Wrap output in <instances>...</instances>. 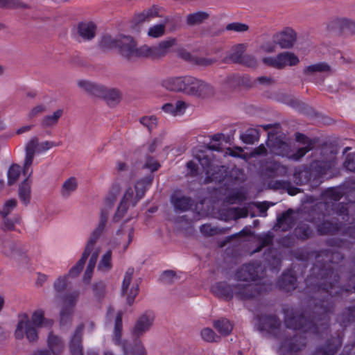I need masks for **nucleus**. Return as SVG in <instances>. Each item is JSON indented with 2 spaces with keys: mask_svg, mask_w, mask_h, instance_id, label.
<instances>
[{
  "mask_svg": "<svg viewBox=\"0 0 355 355\" xmlns=\"http://www.w3.org/2000/svg\"><path fill=\"white\" fill-rule=\"evenodd\" d=\"M101 44L107 49H116L125 57L134 58H151L156 59L155 55V46L144 45L136 48L135 41L128 36H119L112 38L110 36L104 37Z\"/></svg>",
  "mask_w": 355,
  "mask_h": 355,
  "instance_id": "obj_1",
  "label": "nucleus"
},
{
  "mask_svg": "<svg viewBox=\"0 0 355 355\" xmlns=\"http://www.w3.org/2000/svg\"><path fill=\"white\" fill-rule=\"evenodd\" d=\"M150 178L137 182L135 184H128L124 189L121 201L114 216L119 220L124 216L130 207H133L144 196L146 187L150 183Z\"/></svg>",
  "mask_w": 355,
  "mask_h": 355,
  "instance_id": "obj_2",
  "label": "nucleus"
},
{
  "mask_svg": "<svg viewBox=\"0 0 355 355\" xmlns=\"http://www.w3.org/2000/svg\"><path fill=\"white\" fill-rule=\"evenodd\" d=\"M44 313L42 311H35L30 320L26 313L19 316V322L15 330V337L21 339L26 337L29 341H35L37 338V327H42L45 324Z\"/></svg>",
  "mask_w": 355,
  "mask_h": 355,
  "instance_id": "obj_3",
  "label": "nucleus"
},
{
  "mask_svg": "<svg viewBox=\"0 0 355 355\" xmlns=\"http://www.w3.org/2000/svg\"><path fill=\"white\" fill-rule=\"evenodd\" d=\"M55 146L53 141H44L39 143L37 139H33L29 141L26 146V154L24 164V173L25 175L30 174L28 170L32 165L34 155L35 153H42L49 150Z\"/></svg>",
  "mask_w": 355,
  "mask_h": 355,
  "instance_id": "obj_4",
  "label": "nucleus"
},
{
  "mask_svg": "<svg viewBox=\"0 0 355 355\" xmlns=\"http://www.w3.org/2000/svg\"><path fill=\"white\" fill-rule=\"evenodd\" d=\"M262 61L265 64L268 66L277 69H283L288 66L297 64L300 62V59L294 53L284 51L279 53L276 56L263 57Z\"/></svg>",
  "mask_w": 355,
  "mask_h": 355,
  "instance_id": "obj_5",
  "label": "nucleus"
},
{
  "mask_svg": "<svg viewBox=\"0 0 355 355\" xmlns=\"http://www.w3.org/2000/svg\"><path fill=\"white\" fill-rule=\"evenodd\" d=\"M133 275L134 270L128 269L125 273L121 286V293L129 304L134 302L139 293V283L133 278Z\"/></svg>",
  "mask_w": 355,
  "mask_h": 355,
  "instance_id": "obj_6",
  "label": "nucleus"
},
{
  "mask_svg": "<svg viewBox=\"0 0 355 355\" xmlns=\"http://www.w3.org/2000/svg\"><path fill=\"white\" fill-rule=\"evenodd\" d=\"M98 237V233L95 231L92 232L89 236L85 250L83 254L82 257L80 260L74 265L69 271L67 275L70 279L76 277L81 272L87 257L89 256L90 252L95 250V243L96 242Z\"/></svg>",
  "mask_w": 355,
  "mask_h": 355,
  "instance_id": "obj_7",
  "label": "nucleus"
},
{
  "mask_svg": "<svg viewBox=\"0 0 355 355\" xmlns=\"http://www.w3.org/2000/svg\"><path fill=\"white\" fill-rule=\"evenodd\" d=\"M273 39L282 49H291L297 40V33L292 28L285 27L275 33Z\"/></svg>",
  "mask_w": 355,
  "mask_h": 355,
  "instance_id": "obj_8",
  "label": "nucleus"
},
{
  "mask_svg": "<svg viewBox=\"0 0 355 355\" xmlns=\"http://www.w3.org/2000/svg\"><path fill=\"white\" fill-rule=\"evenodd\" d=\"M189 76H168L162 80L161 85L167 90L185 94Z\"/></svg>",
  "mask_w": 355,
  "mask_h": 355,
  "instance_id": "obj_9",
  "label": "nucleus"
},
{
  "mask_svg": "<svg viewBox=\"0 0 355 355\" xmlns=\"http://www.w3.org/2000/svg\"><path fill=\"white\" fill-rule=\"evenodd\" d=\"M132 237L133 231L131 228H128L125 231L120 230L117 232L112 245L114 248H117L119 252H123L132 242Z\"/></svg>",
  "mask_w": 355,
  "mask_h": 355,
  "instance_id": "obj_10",
  "label": "nucleus"
},
{
  "mask_svg": "<svg viewBox=\"0 0 355 355\" xmlns=\"http://www.w3.org/2000/svg\"><path fill=\"white\" fill-rule=\"evenodd\" d=\"M185 94L201 96L209 89V85L204 81L193 76H189Z\"/></svg>",
  "mask_w": 355,
  "mask_h": 355,
  "instance_id": "obj_11",
  "label": "nucleus"
},
{
  "mask_svg": "<svg viewBox=\"0 0 355 355\" xmlns=\"http://www.w3.org/2000/svg\"><path fill=\"white\" fill-rule=\"evenodd\" d=\"M189 107V103L182 101L178 100L175 102L167 103L162 105V111L173 116H182L185 113Z\"/></svg>",
  "mask_w": 355,
  "mask_h": 355,
  "instance_id": "obj_12",
  "label": "nucleus"
},
{
  "mask_svg": "<svg viewBox=\"0 0 355 355\" xmlns=\"http://www.w3.org/2000/svg\"><path fill=\"white\" fill-rule=\"evenodd\" d=\"M176 40L174 38H168L160 42L155 46V55L156 59L166 56L171 52L172 49L176 45Z\"/></svg>",
  "mask_w": 355,
  "mask_h": 355,
  "instance_id": "obj_13",
  "label": "nucleus"
},
{
  "mask_svg": "<svg viewBox=\"0 0 355 355\" xmlns=\"http://www.w3.org/2000/svg\"><path fill=\"white\" fill-rule=\"evenodd\" d=\"M102 92L98 94V98H103L107 104L113 105L119 102L121 99V93L119 90L114 88H108L102 85Z\"/></svg>",
  "mask_w": 355,
  "mask_h": 355,
  "instance_id": "obj_14",
  "label": "nucleus"
},
{
  "mask_svg": "<svg viewBox=\"0 0 355 355\" xmlns=\"http://www.w3.org/2000/svg\"><path fill=\"white\" fill-rule=\"evenodd\" d=\"M154 321V315L151 313H145L138 320L135 327V331L137 334H142L150 328Z\"/></svg>",
  "mask_w": 355,
  "mask_h": 355,
  "instance_id": "obj_15",
  "label": "nucleus"
},
{
  "mask_svg": "<svg viewBox=\"0 0 355 355\" xmlns=\"http://www.w3.org/2000/svg\"><path fill=\"white\" fill-rule=\"evenodd\" d=\"M78 185V180L74 177L66 179L60 188V194L63 198H69L77 189Z\"/></svg>",
  "mask_w": 355,
  "mask_h": 355,
  "instance_id": "obj_16",
  "label": "nucleus"
},
{
  "mask_svg": "<svg viewBox=\"0 0 355 355\" xmlns=\"http://www.w3.org/2000/svg\"><path fill=\"white\" fill-rule=\"evenodd\" d=\"M355 26V22L346 17H336L327 24L329 30L349 28Z\"/></svg>",
  "mask_w": 355,
  "mask_h": 355,
  "instance_id": "obj_17",
  "label": "nucleus"
},
{
  "mask_svg": "<svg viewBox=\"0 0 355 355\" xmlns=\"http://www.w3.org/2000/svg\"><path fill=\"white\" fill-rule=\"evenodd\" d=\"M63 115V110L58 109L53 112L46 114L41 119V125L44 128H51L56 125Z\"/></svg>",
  "mask_w": 355,
  "mask_h": 355,
  "instance_id": "obj_18",
  "label": "nucleus"
},
{
  "mask_svg": "<svg viewBox=\"0 0 355 355\" xmlns=\"http://www.w3.org/2000/svg\"><path fill=\"white\" fill-rule=\"evenodd\" d=\"M77 85L82 90L91 94L93 96H98L103 90L102 85H99L87 80H79Z\"/></svg>",
  "mask_w": 355,
  "mask_h": 355,
  "instance_id": "obj_19",
  "label": "nucleus"
},
{
  "mask_svg": "<svg viewBox=\"0 0 355 355\" xmlns=\"http://www.w3.org/2000/svg\"><path fill=\"white\" fill-rule=\"evenodd\" d=\"M18 196L21 202L24 205H28L31 199V184L28 180L21 183L18 189Z\"/></svg>",
  "mask_w": 355,
  "mask_h": 355,
  "instance_id": "obj_20",
  "label": "nucleus"
},
{
  "mask_svg": "<svg viewBox=\"0 0 355 355\" xmlns=\"http://www.w3.org/2000/svg\"><path fill=\"white\" fill-rule=\"evenodd\" d=\"M296 139L297 142L304 144V146L299 147L297 153L291 156V157H292L293 159H298L300 157H303L308 151H309L313 148V144L311 141L304 135L298 134L296 136Z\"/></svg>",
  "mask_w": 355,
  "mask_h": 355,
  "instance_id": "obj_21",
  "label": "nucleus"
},
{
  "mask_svg": "<svg viewBox=\"0 0 355 355\" xmlns=\"http://www.w3.org/2000/svg\"><path fill=\"white\" fill-rule=\"evenodd\" d=\"M213 327L222 336L229 335L232 329L233 324L227 318H220L213 322Z\"/></svg>",
  "mask_w": 355,
  "mask_h": 355,
  "instance_id": "obj_22",
  "label": "nucleus"
},
{
  "mask_svg": "<svg viewBox=\"0 0 355 355\" xmlns=\"http://www.w3.org/2000/svg\"><path fill=\"white\" fill-rule=\"evenodd\" d=\"M213 292L219 297H231L234 292L240 293L236 288L233 289L229 285L225 283H218L212 287Z\"/></svg>",
  "mask_w": 355,
  "mask_h": 355,
  "instance_id": "obj_23",
  "label": "nucleus"
},
{
  "mask_svg": "<svg viewBox=\"0 0 355 355\" xmlns=\"http://www.w3.org/2000/svg\"><path fill=\"white\" fill-rule=\"evenodd\" d=\"M99 250H100V246L98 245H97L96 242L95 243V250H94L92 252H90V254H89L90 259H89L87 269L85 272L84 277H83L85 282L89 281V279L92 277V272H93V270L95 268L96 263Z\"/></svg>",
  "mask_w": 355,
  "mask_h": 355,
  "instance_id": "obj_24",
  "label": "nucleus"
},
{
  "mask_svg": "<svg viewBox=\"0 0 355 355\" xmlns=\"http://www.w3.org/2000/svg\"><path fill=\"white\" fill-rule=\"evenodd\" d=\"M252 268L250 266H243L236 275V279L239 282L238 286H246L247 283L243 284V282H248L254 279L253 275L251 272Z\"/></svg>",
  "mask_w": 355,
  "mask_h": 355,
  "instance_id": "obj_25",
  "label": "nucleus"
},
{
  "mask_svg": "<svg viewBox=\"0 0 355 355\" xmlns=\"http://www.w3.org/2000/svg\"><path fill=\"white\" fill-rule=\"evenodd\" d=\"M96 26L92 22L81 23L78 26V33L84 39L89 40L94 37Z\"/></svg>",
  "mask_w": 355,
  "mask_h": 355,
  "instance_id": "obj_26",
  "label": "nucleus"
},
{
  "mask_svg": "<svg viewBox=\"0 0 355 355\" xmlns=\"http://www.w3.org/2000/svg\"><path fill=\"white\" fill-rule=\"evenodd\" d=\"M70 284V278L67 275L60 276L53 283V292L55 295H60L67 289Z\"/></svg>",
  "mask_w": 355,
  "mask_h": 355,
  "instance_id": "obj_27",
  "label": "nucleus"
},
{
  "mask_svg": "<svg viewBox=\"0 0 355 355\" xmlns=\"http://www.w3.org/2000/svg\"><path fill=\"white\" fill-rule=\"evenodd\" d=\"M200 336L201 339L206 343H217L220 340V337L211 328L203 327L200 331Z\"/></svg>",
  "mask_w": 355,
  "mask_h": 355,
  "instance_id": "obj_28",
  "label": "nucleus"
},
{
  "mask_svg": "<svg viewBox=\"0 0 355 355\" xmlns=\"http://www.w3.org/2000/svg\"><path fill=\"white\" fill-rule=\"evenodd\" d=\"M121 187L119 182H114L112 184L107 195L105 198V204L107 207L112 205L114 202L116 200L118 195L120 193Z\"/></svg>",
  "mask_w": 355,
  "mask_h": 355,
  "instance_id": "obj_29",
  "label": "nucleus"
},
{
  "mask_svg": "<svg viewBox=\"0 0 355 355\" xmlns=\"http://www.w3.org/2000/svg\"><path fill=\"white\" fill-rule=\"evenodd\" d=\"M112 252L107 250L102 255L98 264V270L101 272H106L112 268Z\"/></svg>",
  "mask_w": 355,
  "mask_h": 355,
  "instance_id": "obj_30",
  "label": "nucleus"
},
{
  "mask_svg": "<svg viewBox=\"0 0 355 355\" xmlns=\"http://www.w3.org/2000/svg\"><path fill=\"white\" fill-rule=\"evenodd\" d=\"M48 347L51 354H56L62 349V344L58 337L50 335L48 338Z\"/></svg>",
  "mask_w": 355,
  "mask_h": 355,
  "instance_id": "obj_31",
  "label": "nucleus"
},
{
  "mask_svg": "<svg viewBox=\"0 0 355 355\" xmlns=\"http://www.w3.org/2000/svg\"><path fill=\"white\" fill-rule=\"evenodd\" d=\"M21 173L20 166L17 164H12L10 166L8 171V184L12 185L15 184L19 179Z\"/></svg>",
  "mask_w": 355,
  "mask_h": 355,
  "instance_id": "obj_32",
  "label": "nucleus"
},
{
  "mask_svg": "<svg viewBox=\"0 0 355 355\" xmlns=\"http://www.w3.org/2000/svg\"><path fill=\"white\" fill-rule=\"evenodd\" d=\"M208 16V14L205 12H196L187 16V23L190 25H196L206 20Z\"/></svg>",
  "mask_w": 355,
  "mask_h": 355,
  "instance_id": "obj_33",
  "label": "nucleus"
},
{
  "mask_svg": "<svg viewBox=\"0 0 355 355\" xmlns=\"http://www.w3.org/2000/svg\"><path fill=\"white\" fill-rule=\"evenodd\" d=\"M165 32V25L163 24H155L147 31V35L150 37L157 38L162 37Z\"/></svg>",
  "mask_w": 355,
  "mask_h": 355,
  "instance_id": "obj_34",
  "label": "nucleus"
},
{
  "mask_svg": "<svg viewBox=\"0 0 355 355\" xmlns=\"http://www.w3.org/2000/svg\"><path fill=\"white\" fill-rule=\"evenodd\" d=\"M277 42L272 38V40L264 42L259 47L260 53H272L277 49Z\"/></svg>",
  "mask_w": 355,
  "mask_h": 355,
  "instance_id": "obj_35",
  "label": "nucleus"
},
{
  "mask_svg": "<svg viewBox=\"0 0 355 355\" xmlns=\"http://www.w3.org/2000/svg\"><path fill=\"white\" fill-rule=\"evenodd\" d=\"M329 69L328 64L324 62L315 63L306 67L304 69L305 73L311 74L316 72L327 71Z\"/></svg>",
  "mask_w": 355,
  "mask_h": 355,
  "instance_id": "obj_36",
  "label": "nucleus"
},
{
  "mask_svg": "<svg viewBox=\"0 0 355 355\" xmlns=\"http://www.w3.org/2000/svg\"><path fill=\"white\" fill-rule=\"evenodd\" d=\"M17 201L12 198L6 200L0 208V214L3 216H8L17 206Z\"/></svg>",
  "mask_w": 355,
  "mask_h": 355,
  "instance_id": "obj_37",
  "label": "nucleus"
},
{
  "mask_svg": "<svg viewBox=\"0 0 355 355\" xmlns=\"http://www.w3.org/2000/svg\"><path fill=\"white\" fill-rule=\"evenodd\" d=\"M80 343V333L79 331L76 332L71 342V349L73 355H82Z\"/></svg>",
  "mask_w": 355,
  "mask_h": 355,
  "instance_id": "obj_38",
  "label": "nucleus"
},
{
  "mask_svg": "<svg viewBox=\"0 0 355 355\" xmlns=\"http://www.w3.org/2000/svg\"><path fill=\"white\" fill-rule=\"evenodd\" d=\"M47 110V106L44 103H39L33 106L28 112V119L35 118Z\"/></svg>",
  "mask_w": 355,
  "mask_h": 355,
  "instance_id": "obj_39",
  "label": "nucleus"
},
{
  "mask_svg": "<svg viewBox=\"0 0 355 355\" xmlns=\"http://www.w3.org/2000/svg\"><path fill=\"white\" fill-rule=\"evenodd\" d=\"M140 123L148 129L151 130L156 127L157 119L155 116H147L140 119Z\"/></svg>",
  "mask_w": 355,
  "mask_h": 355,
  "instance_id": "obj_40",
  "label": "nucleus"
},
{
  "mask_svg": "<svg viewBox=\"0 0 355 355\" xmlns=\"http://www.w3.org/2000/svg\"><path fill=\"white\" fill-rule=\"evenodd\" d=\"M157 9L155 8H153L150 10H145L139 15L140 20H149L150 19L156 17L157 15Z\"/></svg>",
  "mask_w": 355,
  "mask_h": 355,
  "instance_id": "obj_41",
  "label": "nucleus"
},
{
  "mask_svg": "<svg viewBox=\"0 0 355 355\" xmlns=\"http://www.w3.org/2000/svg\"><path fill=\"white\" fill-rule=\"evenodd\" d=\"M232 157H241L245 159L248 157V153H245L241 148L236 147L232 149H228L227 152Z\"/></svg>",
  "mask_w": 355,
  "mask_h": 355,
  "instance_id": "obj_42",
  "label": "nucleus"
},
{
  "mask_svg": "<svg viewBox=\"0 0 355 355\" xmlns=\"http://www.w3.org/2000/svg\"><path fill=\"white\" fill-rule=\"evenodd\" d=\"M229 30H233L236 32H244L246 31L248 28V26L244 24L241 23H233L229 24L227 26Z\"/></svg>",
  "mask_w": 355,
  "mask_h": 355,
  "instance_id": "obj_43",
  "label": "nucleus"
},
{
  "mask_svg": "<svg viewBox=\"0 0 355 355\" xmlns=\"http://www.w3.org/2000/svg\"><path fill=\"white\" fill-rule=\"evenodd\" d=\"M159 164L153 158L148 159L145 164V167L151 172L157 171L159 168Z\"/></svg>",
  "mask_w": 355,
  "mask_h": 355,
  "instance_id": "obj_44",
  "label": "nucleus"
},
{
  "mask_svg": "<svg viewBox=\"0 0 355 355\" xmlns=\"http://www.w3.org/2000/svg\"><path fill=\"white\" fill-rule=\"evenodd\" d=\"M189 199L186 198H182L178 200H176L175 202H174V206L177 208V209H187V207L189 206Z\"/></svg>",
  "mask_w": 355,
  "mask_h": 355,
  "instance_id": "obj_45",
  "label": "nucleus"
},
{
  "mask_svg": "<svg viewBox=\"0 0 355 355\" xmlns=\"http://www.w3.org/2000/svg\"><path fill=\"white\" fill-rule=\"evenodd\" d=\"M132 355H146L144 347L139 343H137L131 350Z\"/></svg>",
  "mask_w": 355,
  "mask_h": 355,
  "instance_id": "obj_46",
  "label": "nucleus"
},
{
  "mask_svg": "<svg viewBox=\"0 0 355 355\" xmlns=\"http://www.w3.org/2000/svg\"><path fill=\"white\" fill-rule=\"evenodd\" d=\"M121 329V318L119 315L116 318L115 329H114V339H117Z\"/></svg>",
  "mask_w": 355,
  "mask_h": 355,
  "instance_id": "obj_47",
  "label": "nucleus"
},
{
  "mask_svg": "<svg viewBox=\"0 0 355 355\" xmlns=\"http://www.w3.org/2000/svg\"><path fill=\"white\" fill-rule=\"evenodd\" d=\"M187 168L189 171V173L191 175H194L195 173L198 169V164L196 160H191L187 163Z\"/></svg>",
  "mask_w": 355,
  "mask_h": 355,
  "instance_id": "obj_48",
  "label": "nucleus"
},
{
  "mask_svg": "<svg viewBox=\"0 0 355 355\" xmlns=\"http://www.w3.org/2000/svg\"><path fill=\"white\" fill-rule=\"evenodd\" d=\"M234 49L236 51V55H232V59L236 61L240 58V56L244 51L245 46L243 44H239L236 46H235Z\"/></svg>",
  "mask_w": 355,
  "mask_h": 355,
  "instance_id": "obj_49",
  "label": "nucleus"
},
{
  "mask_svg": "<svg viewBox=\"0 0 355 355\" xmlns=\"http://www.w3.org/2000/svg\"><path fill=\"white\" fill-rule=\"evenodd\" d=\"M75 298H71L69 296H66L62 300V306L64 307L65 306H69V309L71 310V307L74 304Z\"/></svg>",
  "mask_w": 355,
  "mask_h": 355,
  "instance_id": "obj_50",
  "label": "nucleus"
},
{
  "mask_svg": "<svg viewBox=\"0 0 355 355\" xmlns=\"http://www.w3.org/2000/svg\"><path fill=\"white\" fill-rule=\"evenodd\" d=\"M354 161H355V155H353L352 158L348 159L345 162V167L349 171H355V163H354Z\"/></svg>",
  "mask_w": 355,
  "mask_h": 355,
  "instance_id": "obj_51",
  "label": "nucleus"
},
{
  "mask_svg": "<svg viewBox=\"0 0 355 355\" xmlns=\"http://www.w3.org/2000/svg\"><path fill=\"white\" fill-rule=\"evenodd\" d=\"M161 144V142L158 139L153 140L150 144L148 145V150L150 152H154L158 146H159Z\"/></svg>",
  "mask_w": 355,
  "mask_h": 355,
  "instance_id": "obj_52",
  "label": "nucleus"
},
{
  "mask_svg": "<svg viewBox=\"0 0 355 355\" xmlns=\"http://www.w3.org/2000/svg\"><path fill=\"white\" fill-rule=\"evenodd\" d=\"M200 230L202 233L207 234H211L214 232V230L209 225H204L201 227Z\"/></svg>",
  "mask_w": 355,
  "mask_h": 355,
  "instance_id": "obj_53",
  "label": "nucleus"
},
{
  "mask_svg": "<svg viewBox=\"0 0 355 355\" xmlns=\"http://www.w3.org/2000/svg\"><path fill=\"white\" fill-rule=\"evenodd\" d=\"M47 280V276L44 274H38L37 278V284L42 285Z\"/></svg>",
  "mask_w": 355,
  "mask_h": 355,
  "instance_id": "obj_54",
  "label": "nucleus"
},
{
  "mask_svg": "<svg viewBox=\"0 0 355 355\" xmlns=\"http://www.w3.org/2000/svg\"><path fill=\"white\" fill-rule=\"evenodd\" d=\"M31 128H32L31 125H24V126H22V127L18 128L16 130V132H17V134H22L24 132L29 131L31 129Z\"/></svg>",
  "mask_w": 355,
  "mask_h": 355,
  "instance_id": "obj_55",
  "label": "nucleus"
},
{
  "mask_svg": "<svg viewBox=\"0 0 355 355\" xmlns=\"http://www.w3.org/2000/svg\"><path fill=\"white\" fill-rule=\"evenodd\" d=\"M266 151V148L263 146H260L257 149L254 150L253 153V155H261L265 153Z\"/></svg>",
  "mask_w": 355,
  "mask_h": 355,
  "instance_id": "obj_56",
  "label": "nucleus"
},
{
  "mask_svg": "<svg viewBox=\"0 0 355 355\" xmlns=\"http://www.w3.org/2000/svg\"><path fill=\"white\" fill-rule=\"evenodd\" d=\"M33 355H52L48 351L46 350H37L35 352Z\"/></svg>",
  "mask_w": 355,
  "mask_h": 355,
  "instance_id": "obj_57",
  "label": "nucleus"
},
{
  "mask_svg": "<svg viewBox=\"0 0 355 355\" xmlns=\"http://www.w3.org/2000/svg\"><path fill=\"white\" fill-rule=\"evenodd\" d=\"M126 166L124 163L119 162L117 164V168L120 171H123L125 168Z\"/></svg>",
  "mask_w": 355,
  "mask_h": 355,
  "instance_id": "obj_58",
  "label": "nucleus"
},
{
  "mask_svg": "<svg viewBox=\"0 0 355 355\" xmlns=\"http://www.w3.org/2000/svg\"><path fill=\"white\" fill-rule=\"evenodd\" d=\"M4 304V299L0 295V311L2 310Z\"/></svg>",
  "mask_w": 355,
  "mask_h": 355,
  "instance_id": "obj_59",
  "label": "nucleus"
},
{
  "mask_svg": "<svg viewBox=\"0 0 355 355\" xmlns=\"http://www.w3.org/2000/svg\"><path fill=\"white\" fill-rule=\"evenodd\" d=\"M8 3V0H0V6H5Z\"/></svg>",
  "mask_w": 355,
  "mask_h": 355,
  "instance_id": "obj_60",
  "label": "nucleus"
},
{
  "mask_svg": "<svg viewBox=\"0 0 355 355\" xmlns=\"http://www.w3.org/2000/svg\"><path fill=\"white\" fill-rule=\"evenodd\" d=\"M197 162H198V163H199V164H200L203 168H205V162H203V160H202V159H198L197 160Z\"/></svg>",
  "mask_w": 355,
  "mask_h": 355,
  "instance_id": "obj_61",
  "label": "nucleus"
},
{
  "mask_svg": "<svg viewBox=\"0 0 355 355\" xmlns=\"http://www.w3.org/2000/svg\"><path fill=\"white\" fill-rule=\"evenodd\" d=\"M4 183L3 180H0V190L3 187Z\"/></svg>",
  "mask_w": 355,
  "mask_h": 355,
  "instance_id": "obj_62",
  "label": "nucleus"
},
{
  "mask_svg": "<svg viewBox=\"0 0 355 355\" xmlns=\"http://www.w3.org/2000/svg\"><path fill=\"white\" fill-rule=\"evenodd\" d=\"M60 314H61V317H63L64 315L65 314L64 311L62 310Z\"/></svg>",
  "mask_w": 355,
  "mask_h": 355,
  "instance_id": "obj_63",
  "label": "nucleus"
},
{
  "mask_svg": "<svg viewBox=\"0 0 355 355\" xmlns=\"http://www.w3.org/2000/svg\"><path fill=\"white\" fill-rule=\"evenodd\" d=\"M89 355H97L96 352H92L89 354Z\"/></svg>",
  "mask_w": 355,
  "mask_h": 355,
  "instance_id": "obj_64",
  "label": "nucleus"
}]
</instances>
